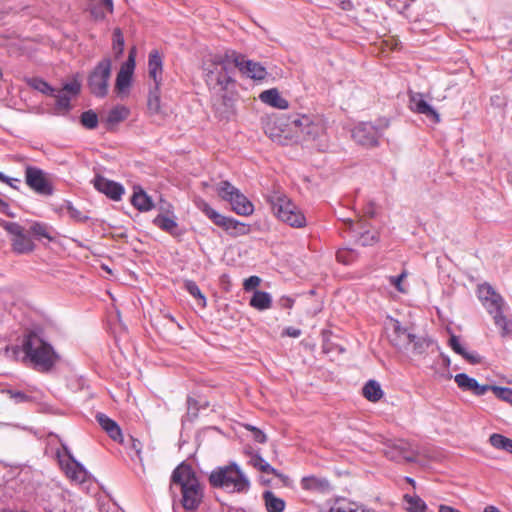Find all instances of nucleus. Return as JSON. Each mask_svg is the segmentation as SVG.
<instances>
[{
	"label": "nucleus",
	"mask_w": 512,
	"mask_h": 512,
	"mask_svg": "<svg viewBox=\"0 0 512 512\" xmlns=\"http://www.w3.org/2000/svg\"><path fill=\"white\" fill-rule=\"evenodd\" d=\"M378 240V234L376 231L366 230L359 232L357 242L362 246L372 245Z\"/></svg>",
	"instance_id": "obj_45"
},
{
	"label": "nucleus",
	"mask_w": 512,
	"mask_h": 512,
	"mask_svg": "<svg viewBox=\"0 0 512 512\" xmlns=\"http://www.w3.org/2000/svg\"><path fill=\"white\" fill-rule=\"evenodd\" d=\"M184 287L186 289V291L195 299H198L199 300V304H201L202 306H205L206 305V298L205 296L202 294L200 288L198 287V285L192 281V280H187L185 281L184 283Z\"/></svg>",
	"instance_id": "obj_40"
},
{
	"label": "nucleus",
	"mask_w": 512,
	"mask_h": 512,
	"mask_svg": "<svg viewBox=\"0 0 512 512\" xmlns=\"http://www.w3.org/2000/svg\"><path fill=\"white\" fill-rule=\"evenodd\" d=\"M363 395L367 400L377 402L383 397V391L377 381L369 380L363 387Z\"/></svg>",
	"instance_id": "obj_30"
},
{
	"label": "nucleus",
	"mask_w": 512,
	"mask_h": 512,
	"mask_svg": "<svg viewBox=\"0 0 512 512\" xmlns=\"http://www.w3.org/2000/svg\"><path fill=\"white\" fill-rule=\"evenodd\" d=\"M477 295L487 312L493 317L494 324L500 330L503 337L511 332V321L503 315L504 300L494 288L483 283L478 286Z\"/></svg>",
	"instance_id": "obj_5"
},
{
	"label": "nucleus",
	"mask_w": 512,
	"mask_h": 512,
	"mask_svg": "<svg viewBox=\"0 0 512 512\" xmlns=\"http://www.w3.org/2000/svg\"><path fill=\"white\" fill-rule=\"evenodd\" d=\"M215 190L219 197L230 203L232 210L242 216H249L254 212L251 201L229 181L219 182Z\"/></svg>",
	"instance_id": "obj_12"
},
{
	"label": "nucleus",
	"mask_w": 512,
	"mask_h": 512,
	"mask_svg": "<svg viewBox=\"0 0 512 512\" xmlns=\"http://www.w3.org/2000/svg\"><path fill=\"white\" fill-rule=\"evenodd\" d=\"M388 328L389 342L399 351H407L413 341V334L403 328L399 321L391 320Z\"/></svg>",
	"instance_id": "obj_18"
},
{
	"label": "nucleus",
	"mask_w": 512,
	"mask_h": 512,
	"mask_svg": "<svg viewBox=\"0 0 512 512\" xmlns=\"http://www.w3.org/2000/svg\"><path fill=\"white\" fill-rule=\"evenodd\" d=\"M462 357L472 364L479 363L480 359H481L479 354H477L475 352H469L467 350H465V353H464V355H462Z\"/></svg>",
	"instance_id": "obj_59"
},
{
	"label": "nucleus",
	"mask_w": 512,
	"mask_h": 512,
	"mask_svg": "<svg viewBox=\"0 0 512 512\" xmlns=\"http://www.w3.org/2000/svg\"><path fill=\"white\" fill-rule=\"evenodd\" d=\"M80 121L85 128L95 129L98 125V116L94 111L88 110L81 114Z\"/></svg>",
	"instance_id": "obj_43"
},
{
	"label": "nucleus",
	"mask_w": 512,
	"mask_h": 512,
	"mask_svg": "<svg viewBox=\"0 0 512 512\" xmlns=\"http://www.w3.org/2000/svg\"><path fill=\"white\" fill-rule=\"evenodd\" d=\"M270 137L273 141L278 142L279 144L286 145L288 144V137L282 136L281 134H270Z\"/></svg>",
	"instance_id": "obj_61"
},
{
	"label": "nucleus",
	"mask_w": 512,
	"mask_h": 512,
	"mask_svg": "<svg viewBox=\"0 0 512 512\" xmlns=\"http://www.w3.org/2000/svg\"><path fill=\"white\" fill-rule=\"evenodd\" d=\"M62 91L67 94L77 95L80 91V84L77 81L68 82L64 85Z\"/></svg>",
	"instance_id": "obj_54"
},
{
	"label": "nucleus",
	"mask_w": 512,
	"mask_h": 512,
	"mask_svg": "<svg viewBox=\"0 0 512 512\" xmlns=\"http://www.w3.org/2000/svg\"><path fill=\"white\" fill-rule=\"evenodd\" d=\"M263 499L268 512H283L285 509V501L277 497L272 491H265Z\"/></svg>",
	"instance_id": "obj_28"
},
{
	"label": "nucleus",
	"mask_w": 512,
	"mask_h": 512,
	"mask_svg": "<svg viewBox=\"0 0 512 512\" xmlns=\"http://www.w3.org/2000/svg\"><path fill=\"white\" fill-rule=\"evenodd\" d=\"M111 69L110 58H104L90 72L87 84L94 96L103 98L107 95Z\"/></svg>",
	"instance_id": "obj_13"
},
{
	"label": "nucleus",
	"mask_w": 512,
	"mask_h": 512,
	"mask_svg": "<svg viewBox=\"0 0 512 512\" xmlns=\"http://www.w3.org/2000/svg\"><path fill=\"white\" fill-rule=\"evenodd\" d=\"M280 306L283 308H291L293 306L294 301L290 297L283 296L279 300Z\"/></svg>",
	"instance_id": "obj_63"
},
{
	"label": "nucleus",
	"mask_w": 512,
	"mask_h": 512,
	"mask_svg": "<svg viewBox=\"0 0 512 512\" xmlns=\"http://www.w3.org/2000/svg\"><path fill=\"white\" fill-rule=\"evenodd\" d=\"M29 84L39 92L45 94V95H54L55 89L50 86L46 81L40 79V78H33Z\"/></svg>",
	"instance_id": "obj_44"
},
{
	"label": "nucleus",
	"mask_w": 512,
	"mask_h": 512,
	"mask_svg": "<svg viewBox=\"0 0 512 512\" xmlns=\"http://www.w3.org/2000/svg\"><path fill=\"white\" fill-rule=\"evenodd\" d=\"M389 125L390 122L385 117L379 118L375 122H360L352 130V138L365 147L378 146L380 138Z\"/></svg>",
	"instance_id": "obj_11"
},
{
	"label": "nucleus",
	"mask_w": 512,
	"mask_h": 512,
	"mask_svg": "<svg viewBox=\"0 0 512 512\" xmlns=\"http://www.w3.org/2000/svg\"><path fill=\"white\" fill-rule=\"evenodd\" d=\"M131 203L140 212H147L154 208L151 197L141 187H134Z\"/></svg>",
	"instance_id": "obj_25"
},
{
	"label": "nucleus",
	"mask_w": 512,
	"mask_h": 512,
	"mask_svg": "<svg viewBox=\"0 0 512 512\" xmlns=\"http://www.w3.org/2000/svg\"><path fill=\"white\" fill-rule=\"evenodd\" d=\"M25 182L35 193L42 196H51L53 187L46 173L35 166H26Z\"/></svg>",
	"instance_id": "obj_16"
},
{
	"label": "nucleus",
	"mask_w": 512,
	"mask_h": 512,
	"mask_svg": "<svg viewBox=\"0 0 512 512\" xmlns=\"http://www.w3.org/2000/svg\"><path fill=\"white\" fill-rule=\"evenodd\" d=\"M492 391L497 398L512 405V389L511 388L493 386Z\"/></svg>",
	"instance_id": "obj_47"
},
{
	"label": "nucleus",
	"mask_w": 512,
	"mask_h": 512,
	"mask_svg": "<svg viewBox=\"0 0 512 512\" xmlns=\"http://www.w3.org/2000/svg\"><path fill=\"white\" fill-rule=\"evenodd\" d=\"M249 304L259 311H264L271 307L272 297L268 292L256 290L253 293Z\"/></svg>",
	"instance_id": "obj_27"
},
{
	"label": "nucleus",
	"mask_w": 512,
	"mask_h": 512,
	"mask_svg": "<svg viewBox=\"0 0 512 512\" xmlns=\"http://www.w3.org/2000/svg\"><path fill=\"white\" fill-rule=\"evenodd\" d=\"M233 62L224 55H214L203 62V75L206 85L212 93L213 107L221 118H229L233 114V99L228 96L229 86L234 80L230 73Z\"/></svg>",
	"instance_id": "obj_1"
},
{
	"label": "nucleus",
	"mask_w": 512,
	"mask_h": 512,
	"mask_svg": "<svg viewBox=\"0 0 512 512\" xmlns=\"http://www.w3.org/2000/svg\"><path fill=\"white\" fill-rule=\"evenodd\" d=\"M410 107L418 113L425 115L433 123L440 122L439 113L424 99L423 94L413 93L410 95Z\"/></svg>",
	"instance_id": "obj_21"
},
{
	"label": "nucleus",
	"mask_w": 512,
	"mask_h": 512,
	"mask_svg": "<svg viewBox=\"0 0 512 512\" xmlns=\"http://www.w3.org/2000/svg\"><path fill=\"white\" fill-rule=\"evenodd\" d=\"M259 99L274 108L287 109L289 107L288 101L281 96L276 88H271L260 93Z\"/></svg>",
	"instance_id": "obj_24"
},
{
	"label": "nucleus",
	"mask_w": 512,
	"mask_h": 512,
	"mask_svg": "<svg viewBox=\"0 0 512 512\" xmlns=\"http://www.w3.org/2000/svg\"><path fill=\"white\" fill-rule=\"evenodd\" d=\"M250 463L260 471L267 474H276V469L273 468L267 461H265L261 456L254 455L250 459Z\"/></svg>",
	"instance_id": "obj_42"
},
{
	"label": "nucleus",
	"mask_w": 512,
	"mask_h": 512,
	"mask_svg": "<svg viewBox=\"0 0 512 512\" xmlns=\"http://www.w3.org/2000/svg\"><path fill=\"white\" fill-rule=\"evenodd\" d=\"M0 226L7 231L10 235L13 236V238H16L19 236L22 232H24V228L16 223V222H9L5 220L0 221Z\"/></svg>",
	"instance_id": "obj_46"
},
{
	"label": "nucleus",
	"mask_w": 512,
	"mask_h": 512,
	"mask_svg": "<svg viewBox=\"0 0 512 512\" xmlns=\"http://www.w3.org/2000/svg\"><path fill=\"white\" fill-rule=\"evenodd\" d=\"M60 209L66 212L68 216L76 222H85L89 219L87 213L76 208L71 201H64Z\"/></svg>",
	"instance_id": "obj_33"
},
{
	"label": "nucleus",
	"mask_w": 512,
	"mask_h": 512,
	"mask_svg": "<svg viewBox=\"0 0 512 512\" xmlns=\"http://www.w3.org/2000/svg\"><path fill=\"white\" fill-rule=\"evenodd\" d=\"M2 182L7 183L10 187L14 189H18V184L20 183V180L17 178H11L6 176V180H3Z\"/></svg>",
	"instance_id": "obj_64"
},
{
	"label": "nucleus",
	"mask_w": 512,
	"mask_h": 512,
	"mask_svg": "<svg viewBox=\"0 0 512 512\" xmlns=\"http://www.w3.org/2000/svg\"><path fill=\"white\" fill-rule=\"evenodd\" d=\"M93 183L96 190L105 194L111 200L119 201L124 194V187L120 183L103 176H96Z\"/></svg>",
	"instance_id": "obj_20"
},
{
	"label": "nucleus",
	"mask_w": 512,
	"mask_h": 512,
	"mask_svg": "<svg viewBox=\"0 0 512 512\" xmlns=\"http://www.w3.org/2000/svg\"><path fill=\"white\" fill-rule=\"evenodd\" d=\"M171 486L180 488L181 504L186 511H195L199 507L203 489L191 466L180 464L171 475Z\"/></svg>",
	"instance_id": "obj_3"
},
{
	"label": "nucleus",
	"mask_w": 512,
	"mask_h": 512,
	"mask_svg": "<svg viewBox=\"0 0 512 512\" xmlns=\"http://www.w3.org/2000/svg\"><path fill=\"white\" fill-rule=\"evenodd\" d=\"M61 447L62 451L57 450L56 455L67 476L76 482H85L88 478V471L74 458L66 444L61 443Z\"/></svg>",
	"instance_id": "obj_14"
},
{
	"label": "nucleus",
	"mask_w": 512,
	"mask_h": 512,
	"mask_svg": "<svg viewBox=\"0 0 512 512\" xmlns=\"http://www.w3.org/2000/svg\"><path fill=\"white\" fill-rule=\"evenodd\" d=\"M288 125L296 134L297 139L306 142L317 141L315 147L319 151H325L328 148L325 128L321 120L314 119L307 115H297L289 121Z\"/></svg>",
	"instance_id": "obj_8"
},
{
	"label": "nucleus",
	"mask_w": 512,
	"mask_h": 512,
	"mask_svg": "<svg viewBox=\"0 0 512 512\" xmlns=\"http://www.w3.org/2000/svg\"><path fill=\"white\" fill-rule=\"evenodd\" d=\"M6 352L15 359L31 362L40 371H49L57 358L53 347L33 332L24 336L21 346L7 347Z\"/></svg>",
	"instance_id": "obj_2"
},
{
	"label": "nucleus",
	"mask_w": 512,
	"mask_h": 512,
	"mask_svg": "<svg viewBox=\"0 0 512 512\" xmlns=\"http://www.w3.org/2000/svg\"><path fill=\"white\" fill-rule=\"evenodd\" d=\"M0 213H4L9 217L14 218L15 214L10 211L8 203L0 199Z\"/></svg>",
	"instance_id": "obj_60"
},
{
	"label": "nucleus",
	"mask_w": 512,
	"mask_h": 512,
	"mask_svg": "<svg viewBox=\"0 0 512 512\" xmlns=\"http://www.w3.org/2000/svg\"><path fill=\"white\" fill-rule=\"evenodd\" d=\"M112 48L116 58H119L124 51V37L119 28L113 31V44Z\"/></svg>",
	"instance_id": "obj_41"
},
{
	"label": "nucleus",
	"mask_w": 512,
	"mask_h": 512,
	"mask_svg": "<svg viewBox=\"0 0 512 512\" xmlns=\"http://www.w3.org/2000/svg\"><path fill=\"white\" fill-rule=\"evenodd\" d=\"M454 380L460 389L470 392L473 389L474 384L477 382L475 378L468 376L466 373H459L455 375Z\"/></svg>",
	"instance_id": "obj_38"
},
{
	"label": "nucleus",
	"mask_w": 512,
	"mask_h": 512,
	"mask_svg": "<svg viewBox=\"0 0 512 512\" xmlns=\"http://www.w3.org/2000/svg\"><path fill=\"white\" fill-rule=\"evenodd\" d=\"M12 247L15 252L23 254L31 252L34 249V243L25 232H22L19 236L12 239Z\"/></svg>",
	"instance_id": "obj_29"
},
{
	"label": "nucleus",
	"mask_w": 512,
	"mask_h": 512,
	"mask_svg": "<svg viewBox=\"0 0 512 512\" xmlns=\"http://www.w3.org/2000/svg\"><path fill=\"white\" fill-rule=\"evenodd\" d=\"M30 231L33 235L39 238L51 239V236L48 232V227L44 223L34 222L30 227Z\"/></svg>",
	"instance_id": "obj_49"
},
{
	"label": "nucleus",
	"mask_w": 512,
	"mask_h": 512,
	"mask_svg": "<svg viewBox=\"0 0 512 512\" xmlns=\"http://www.w3.org/2000/svg\"><path fill=\"white\" fill-rule=\"evenodd\" d=\"M195 204L206 217H208L215 225L223 228L231 236L238 237L249 233V225L234 218L222 215L213 209L205 200L198 199L195 201Z\"/></svg>",
	"instance_id": "obj_10"
},
{
	"label": "nucleus",
	"mask_w": 512,
	"mask_h": 512,
	"mask_svg": "<svg viewBox=\"0 0 512 512\" xmlns=\"http://www.w3.org/2000/svg\"><path fill=\"white\" fill-rule=\"evenodd\" d=\"M10 398H12L16 403L25 402L29 399V396H27L25 393L21 391H8Z\"/></svg>",
	"instance_id": "obj_56"
},
{
	"label": "nucleus",
	"mask_w": 512,
	"mask_h": 512,
	"mask_svg": "<svg viewBox=\"0 0 512 512\" xmlns=\"http://www.w3.org/2000/svg\"><path fill=\"white\" fill-rule=\"evenodd\" d=\"M407 277V273L403 271L401 274L397 276H390L389 281L390 283L399 291V292H405V289L402 286V281Z\"/></svg>",
	"instance_id": "obj_51"
},
{
	"label": "nucleus",
	"mask_w": 512,
	"mask_h": 512,
	"mask_svg": "<svg viewBox=\"0 0 512 512\" xmlns=\"http://www.w3.org/2000/svg\"><path fill=\"white\" fill-rule=\"evenodd\" d=\"M154 225L159 227L161 230L170 233L171 235L175 234V230L178 226L177 222L174 218L169 217L164 214L157 215L153 220Z\"/></svg>",
	"instance_id": "obj_31"
},
{
	"label": "nucleus",
	"mask_w": 512,
	"mask_h": 512,
	"mask_svg": "<svg viewBox=\"0 0 512 512\" xmlns=\"http://www.w3.org/2000/svg\"><path fill=\"white\" fill-rule=\"evenodd\" d=\"M489 442L494 448L512 454V439L501 434L494 433L490 436Z\"/></svg>",
	"instance_id": "obj_34"
},
{
	"label": "nucleus",
	"mask_w": 512,
	"mask_h": 512,
	"mask_svg": "<svg viewBox=\"0 0 512 512\" xmlns=\"http://www.w3.org/2000/svg\"><path fill=\"white\" fill-rule=\"evenodd\" d=\"M404 499L407 503V510L409 512H425L426 511V504L425 502L418 496H410L405 495Z\"/></svg>",
	"instance_id": "obj_37"
},
{
	"label": "nucleus",
	"mask_w": 512,
	"mask_h": 512,
	"mask_svg": "<svg viewBox=\"0 0 512 512\" xmlns=\"http://www.w3.org/2000/svg\"><path fill=\"white\" fill-rule=\"evenodd\" d=\"M128 115V110L125 107H115L108 115V121L111 123H117L124 120Z\"/></svg>",
	"instance_id": "obj_48"
},
{
	"label": "nucleus",
	"mask_w": 512,
	"mask_h": 512,
	"mask_svg": "<svg viewBox=\"0 0 512 512\" xmlns=\"http://www.w3.org/2000/svg\"><path fill=\"white\" fill-rule=\"evenodd\" d=\"M328 512H374L371 509H366L353 502L337 501Z\"/></svg>",
	"instance_id": "obj_32"
},
{
	"label": "nucleus",
	"mask_w": 512,
	"mask_h": 512,
	"mask_svg": "<svg viewBox=\"0 0 512 512\" xmlns=\"http://www.w3.org/2000/svg\"><path fill=\"white\" fill-rule=\"evenodd\" d=\"M383 453L388 459L397 462L402 460L412 462L416 458L409 443L402 439L387 442L384 446Z\"/></svg>",
	"instance_id": "obj_17"
},
{
	"label": "nucleus",
	"mask_w": 512,
	"mask_h": 512,
	"mask_svg": "<svg viewBox=\"0 0 512 512\" xmlns=\"http://www.w3.org/2000/svg\"><path fill=\"white\" fill-rule=\"evenodd\" d=\"M477 295L487 312L493 317L494 324L500 330L503 337L511 332V321L503 315L504 300L494 288L483 283L478 286Z\"/></svg>",
	"instance_id": "obj_7"
},
{
	"label": "nucleus",
	"mask_w": 512,
	"mask_h": 512,
	"mask_svg": "<svg viewBox=\"0 0 512 512\" xmlns=\"http://www.w3.org/2000/svg\"><path fill=\"white\" fill-rule=\"evenodd\" d=\"M188 415H191L193 417L197 416L196 402L193 401L191 398L188 399Z\"/></svg>",
	"instance_id": "obj_62"
},
{
	"label": "nucleus",
	"mask_w": 512,
	"mask_h": 512,
	"mask_svg": "<svg viewBox=\"0 0 512 512\" xmlns=\"http://www.w3.org/2000/svg\"><path fill=\"white\" fill-rule=\"evenodd\" d=\"M336 258L340 263L347 265L353 261L354 253L352 250L341 249L337 251Z\"/></svg>",
	"instance_id": "obj_50"
},
{
	"label": "nucleus",
	"mask_w": 512,
	"mask_h": 512,
	"mask_svg": "<svg viewBox=\"0 0 512 512\" xmlns=\"http://www.w3.org/2000/svg\"><path fill=\"white\" fill-rule=\"evenodd\" d=\"M449 346L455 353L461 356L464 355L466 349L462 346V344L460 343V339L457 336L452 335L450 337Z\"/></svg>",
	"instance_id": "obj_52"
},
{
	"label": "nucleus",
	"mask_w": 512,
	"mask_h": 512,
	"mask_svg": "<svg viewBox=\"0 0 512 512\" xmlns=\"http://www.w3.org/2000/svg\"><path fill=\"white\" fill-rule=\"evenodd\" d=\"M274 215L282 222L294 228L306 225V217L285 194L273 191L267 196Z\"/></svg>",
	"instance_id": "obj_9"
},
{
	"label": "nucleus",
	"mask_w": 512,
	"mask_h": 512,
	"mask_svg": "<svg viewBox=\"0 0 512 512\" xmlns=\"http://www.w3.org/2000/svg\"><path fill=\"white\" fill-rule=\"evenodd\" d=\"M52 96L56 98V109L57 110L65 111V112L70 110L71 98L67 93H65L62 90H59V91L55 90L54 95H52Z\"/></svg>",
	"instance_id": "obj_39"
},
{
	"label": "nucleus",
	"mask_w": 512,
	"mask_h": 512,
	"mask_svg": "<svg viewBox=\"0 0 512 512\" xmlns=\"http://www.w3.org/2000/svg\"><path fill=\"white\" fill-rule=\"evenodd\" d=\"M412 352L416 355L424 354L430 346H433V342L424 337H418L413 334V341H411Z\"/></svg>",
	"instance_id": "obj_35"
},
{
	"label": "nucleus",
	"mask_w": 512,
	"mask_h": 512,
	"mask_svg": "<svg viewBox=\"0 0 512 512\" xmlns=\"http://www.w3.org/2000/svg\"><path fill=\"white\" fill-rule=\"evenodd\" d=\"M260 282L261 279L258 276H250L249 278L245 279L243 287L246 291H250L259 286Z\"/></svg>",
	"instance_id": "obj_53"
},
{
	"label": "nucleus",
	"mask_w": 512,
	"mask_h": 512,
	"mask_svg": "<svg viewBox=\"0 0 512 512\" xmlns=\"http://www.w3.org/2000/svg\"><path fill=\"white\" fill-rule=\"evenodd\" d=\"M228 59H231L233 66L246 77L254 80H262L266 77L267 72L264 66L258 62L247 60L243 55L234 50L227 51Z\"/></svg>",
	"instance_id": "obj_15"
},
{
	"label": "nucleus",
	"mask_w": 512,
	"mask_h": 512,
	"mask_svg": "<svg viewBox=\"0 0 512 512\" xmlns=\"http://www.w3.org/2000/svg\"><path fill=\"white\" fill-rule=\"evenodd\" d=\"M302 334L301 330L292 326L286 327L283 330L282 335L292 337V338H298Z\"/></svg>",
	"instance_id": "obj_58"
},
{
	"label": "nucleus",
	"mask_w": 512,
	"mask_h": 512,
	"mask_svg": "<svg viewBox=\"0 0 512 512\" xmlns=\"http://www.w3.org/2000/svg\"><path fill=\"white\" fill-rule=\"evenodd\" d=\"M160 86L156 84L150 86L148 96V108L150 111L158 112L160 109Z\"/></svg>",
	"instance_id": "obj_36"
},
{
	"label": "nucleus",
	"mask_w": 512,
	"mask_h": 512,
	"mask_svg": "<svg viewBox=\"0 0 512 512\" xmlns=\"http://www.w3.org/2000/svg\"><path fill=\"white\" fill-rule=\"evenodd\" d=\"M209 481L213 487L221 488L228 493L245 494L251 486L248 477L236 463L213 470Z\"/></svg>",
	"instance_id": "obj_4"
},
{
	"label": "nucleus",
	"mask_w": 512,
	"mask_h": 512,
	"mask_svg": "<svg viewBox=\"0 0 512 512\" xmlns=\"http://www.w3.org/2000/svg\"><path fill=\"white\" fill-rule=\"evenodd\" d=\"M300 485L303 490L323 495L329 494L332 490L330 482L326 478L314 475L303 477Z\"/></svg>",
	"instance_id": "obj_22"
},
{
	"label": "nucleus",
	"mask_w": 512,
	"mask_h": 512,
	"mask_svg": "<svg viewBox=\"0 0 512 512\" xmlns=\"http://www.w3.org/2000/svg\"><path fill=\"white\" fill-rule=\"evenodd\" d=\"M251 431L253 432V439L258 443H265L267 437L264 432L256 427H251Z\"/></svg>",
	"instance_id": "obj_57"
},
{
	"label": "nucleus",
	"mask_w": 512,
	"mask_h": 512,
	"mask_svg": "<svg viewBox=\"0 0 512 512\" xmlns=\"http://www.w3.org/2000/svg\"><path fill=\"white\" fill-rule=\"evenodd\" d=\"M96 419L100 426L108 433L113 440L121 438L122 433L118 424L104 413H97Z\"/></svg>",
	"instance_id": "obj_26"
},
{
	"label": "nucleus",
	"mask_w": 512,
	"mask_h": 512,
	"mask_svg": "<svg viewBox=\"0 0 512 512\" xmlns=\"http://www.w3.org/2000/svg\"><path fill=\"white\" fill-rule=\"evenodd\" d=\"M135 69V48L129 52L127 60L121 65L120 70L116 77L115 88L118 93H127L131 81L132 75Z\"/></svg>",
	"instance_id": "obj_19"
},
{
	"label": "nucleus",
	"mask_w": 512,
	"mask_h": 512,
	"mask_svg": "<svg viewBox=\"0 0 512 512\" xmlns=\"http://www.w3.org/2000/svg\"><path fill=\"white\" fill-rule=\"evenodd\" d=\"M477 295L487 312L493 317L494 324L500 330L503 337L511 332V321L503 315L504 300L494 288L483 283L478 286Z\"/></svg>",
	"instance_id": "obj_6"
},
{
	"label": "nucleus",
	"mask_w": 512,
	"mask_h": 512,
	"mask_svg": "<svg viewBox=\"0 0 512 512\" xmlns=\"http://www.w3.org/2000/svg\"><path fill=\"white\" fill-rule=\"evenodd\" d=\"M148 74L153 84L161 85L163 74V60L158 50H152L148 58Z\"/></svg>",
	"instance_id": "obj_23"
},
{
	"label": "nucleus",
	"mask_w": 512,
	"mask_h": 512,
	"mask_svg": "<svg viewBox=\"0 0 512 512\" xmlns=\"http://www.w3.org/2000/svg\"><path fill=\"white\" fill-rule=\"evenodd\" d=\"M492 387L491 385H480L478 382H476L473 386V389L471 390V392L476 395V396H482L484 395L486 392H488L489 390L492 391Z\"/></svg>",
	"instance_id": "obj_55"
}]
</instances>
